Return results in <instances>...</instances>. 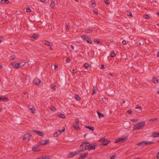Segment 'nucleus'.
<instances>
[{"label":"nucleus","mask_w":159,"mask_h":159,"mask_svg":"<svg viewBox=\"0 0 159 159\" xmlns=\"http://www.w3.org/2000/svg\"><path fill=\"white\" fill-rule=\"evenodd\" d=\"M90 145V144L88 141L83 142L80 145V149L81 150L80 151H83L87 149H88V147Z\"/></svg>","instance_id":"1"},{"label":"nucleus","mask_w":159,"mask_h":159,"mask_svg":"<svg viewBox=\"0 0 159 159\" xmlns=\"http://www.w3.org/2000/svg\"><path fill=\"white\" fill-rule=\"evenodd\" d=\"M80 152V151L78 150L76 151L75 152L69 153L68 155V157L70 158L73 157L76 155L79 154Z\"/></svg>","instance_id":"2"},{"label":"nucleus","mask_w":159,"mask_h":159,"mask_svg":"<svg viewBox=\"0 0 159 159\" xmlns=\"http://www.w3.org/2000/svg\"><path fill=\"white\" fill-rule=\"evenodd\" d=\"M41 80L38 78L35 79L33 81V83L34 84L39 86L41 84Z\"/></svg>","instance_id":"3"},{"label":"nucleus","mask_w":159,"mask_h":159,"mask_svg":"<svg viewBox=\"0 0 159 159\" xmlns=\"http://www.w3.org/2000/svg\"><path fill=\"white\" fill-rule=\"evenodd\" d=\"M127 137H123L122 138H119L118 139H116L115 140L114 143H118L119 142H121L122 141H123L125 140L126 138H127Z\"/></svg>","instance_id":"4"},{"label":"nucleus","mask_w":159,"mask_h":159,"mask_svg":"<svg viewBox=\"0 0 159 159\" xmlns=\"http://www.w3.org/2000/svg\"><path fill=\"white\" fill-rule=\"evenodd\" d=\"M31 136L30 134H25L23 139V140H26L27 141H28L30 139Z\"/></svg>","instance_id":"5"},{"label":"nucleus","mask_w":159,"mask_h":159,"mask_svg":"<svg viewBox=\"0 0 159 159\" xmlns=\"http://www.w3.org/2000/svg\"><path fill=\"white\" fill-rule=\"evenodd\" d=\"M32 131L35 132L36 134L40 136H43L44 135V134L42 132L39 131H37L35 130H33Z\"/></svg>","instance_id":"6"},{"label":"nucleus","mask_w":159,"mask_h":159,"mask_svg":"<svg viewBox=\"0 0 159 159\" xmlns=\"http://www.w3.org/2000/svg\"><path fill=\"white\" fill-rule=\"evenodd\" d=\"M49 141V140H43L40 141V144L41 145L43 146L47 144L48 143Z\"/></svg>","instance_id":"7"},{"label":"nucleus","mask_w":159,"mask_h":159,"mask_svg":"<svg viewBox=\"0 0 159 159\" xmlns=\"http://www.w3.org/2000/svg\"><path fill=\"white\" fill-rule=\"evenodd\" d=\"M20 64H21L20 63H16V64L12 63V64H11V65L14 68H16V69H18V68H20Z\"/></svg>","instance_id":"8"},{"label":"nucleus","mask_w":159,"mask_h":159,"mask_svg":"<svg viewBox=\"0 0 159 159\" xmlns=\"http://www.w3.org/2000/svg\"><path fill=\"white\" fill-rule=\"evenodd\" d=\"M43 42V44L48 46H52V43L46 40L44 41Z\"/></svg>","instance_id":"9"},{"label":"nucleus","mask_w":159,"mask_h":159,"mask_svg":"<svg viewBox=\"0 0 159 159\" xmlns=\"http://www.w3.org/2000/svg\"><path fill=\"white\" fill-rule=\"evenodd\" d=\"M39 36L37 34H34L31 37V39L32 40H34L37 38Z\"/></svg>","instance_id":"10"},{"label":"nucleus","mask_w":159,"mask_h":159,"mask_svg":"<svg viewBox=\"0 0 159 159\" xmlns=\"http://www.w3.org/2000/svg\"><path fill=\"white\" fill-rule=\"evenodd\" d=\"M97 145H90L88 147V149L89 150H94L95 149V147H97Z\"/></svg>","instance_id":"11"},{"label":"nucleus","mask_w":159,"mask_h":159,"mask_svg":"<svg viewBox=\"0 0 159 159\" xmlns=\"http://www.w3.org/2000/svg\"><path fill=\"white\" fill-rule=\"evenodd\" d=\"M145 125V121L140 122V129H142L143 127Z\"/></svg>","instance_id":"12"},{"label":"nucleus","mask_w":159,"mask_h":159,"mask_svg":"<svg viewBox=\"0 0 159 159\" xmlns=\"http://www.w3.org/2000/svg\"><path fill=\"white\" fill-rule=\"evenodd\" d=\"M152 81L155 84H157L158 82V79L155 76L153 77Z\"/></svg>","instance_id":"13"},{"label":"nucleus","mask_w":159,"mask_h":159,"mask_svg":"<svg viewBox=\"0 0 159 159\" xmlns=\"http://www.w3.org/2000/svg\"><path fill=\"white\" fill-rule=\"evenodd\" d=\"M152 136L153 138H156L159 136V133L156 132H153L152 134Z\"/></svg>","instance_id":"14"},{"label":"nucleus","mask_w":159,"mask_h":159,"mask_svg":"<svg viewBox=\"0 0 159 159\" xmlns=\"http://www.w3.org/2000/svg\"><path fill=\"white\" fill-rule=\"evenodd\" d=\"M10 2L8 0H1V3L2 4H8Z\"/></svg>","instance_id":"15"},{"label":"nucleus","mask_w":159,"mask_h":159,"mask_svg":"<svg viewBox=\"0 0 159 159\" xmlns=\"http://www.w3.org/2000/svg\"><path fill=\"white\" fill-rule=\"evenodd\" d=\"M88 153L86 152L84 153L83 154L81 155V157L82 159H85L88 155Z\"/></svg>","instance_id":"16"},{"label":"nucleus","mask_w":159,"mask_h":159,"mask_svg":"<svg viewBox=\"0 0 159 159\" xmlns=\"http://www.w3.org/2000/svg\"><path fill=\"white\" fill-rule=\"evenodd\" d=\"M139 129V123H137L134 125L133 130Z\"/></svg>","instance_id":"17"},{"label":"nucleus","mask_w":159,"mask_h":159,"mask_svg":"<svg viewBox=\"0 0 159 159\" xmlns=\"http://www.w3.org/2000/svg\"><path fill=\"white\" fill-rule=\"evenodd\" d=\"M8 100V98L7 97L1 98L0 97V101H4L7 102Z\"/></svg>","instance_id":"18"},{"label":"nucleus","mask_w":159,"mask_h":159,"mask_svg":"<svg viewBox=\"0 0 159 159\" xmlns=\"http://www.w3.org/2000/svg\"><path fill=\"white\" fill-rule=\"evenodd\" d=\"M61 134V132L60 131V130H59L57 132H55L53 134V136L54 137H57L58 136Z\"/></svg>","instance_id":"19"},{"label":"nucleus","mask_w":159,"mask_h":159,"mask_svg":"<svg viewBox=\"0 0 159 159\" xmlns=\"http://www.w3.org/2000/svg\"><path fill=\"white\" fill-rule=\"evenodd\" d=\"M97 113L98 114L99 117L101 118L102 117H103L104 116V115L102 114L101 113L98 111H97Z\"/></svg>","instance_id":"20"},{"label":"nucleus","mask_w":159,"mask_h":159,"mask_svg":"<svg viewBox=\"0 0 159 159\" xmlns=\"http://www.w3.org/2000/svg\"><path fill=\"white\" fill-rule=\"evenodd\" d=\"M147 142L145 141H142L140 143V145L144 146L145 145H148V144H146Z\"/></svg>","instance_id":"21"},{"label":"nucleus","mask_w":159,"mask_h":159,"mask_svg":"<svg viewBox=\"0 0 159 159\" xmlns=\"http://www.w3.org/2000/svg\"><path fill=\"white\" fill-rule=\"evenodd\" d=\"M107 139L103 137L99 140V142H102L103 143V142H105V141H107Z\"/></svg>","instance_id":"22"},{"label":"nucleus","mask_w":159,"mask_h":159,"mask_svg":"<svg viewBox=\"0 0 159 159\" xmlns=\"http://www.w3.org/2000/svg\"><path fill=\"white\" fill-rule=\"evenodd\" d=\"M81 37L83 39L85 40H87L89 38V37L88 36L85 35H83L81 36Z\"/></svg>","instance_id":"23"},{"label":"nucleus","mask_w":159,"mask_h":159,"mask_svg":"<svg viewBox=\"0 0 159 159\" xmlns=\"http://www.w3.org/2000/svg\"><path fill=\"white\" fill-rule=\"evenodd\" d=\"M94 42L100 44H101L102 43L101 41H98V39L96 38L94 39Z\"/></svg>","instance_id":"24"},{"label":"nucleus","mask_w":159,"mask_h":159,"mask_svg":"<svg viewBox=\"0 0 159 159\" xmlns=\"http://www.w3.org/2000/svg\"><path fill=\"white\" fill-rule=\"evenodd\" d=\"M109 141L108 140H107V141H105V142H103L101 143V145H103V146H106L107 145Z\"/></svg>","instance_id":"25"},{"label":"nucleus","mask_w":159,"mask_h":159,"mask_svg":"<svg viewBox=\"0 0 159 159\" xmlns=\"http://www.w3.org/2000/svg\"><path fill=\"white\" fill-rule=\"evenodd\" d=\"M36 159H49V157L48 156H43L37 158Z\"/></svg>","instance_id":"26"},{"label":"nucleus","mask_w":159,"mask_h":159,"mask_svg":"<svg viewBox=\"0 0 159 159\" xmlns=\"http://www.w3.org/2000/svg\"><path fill=\"white\" fill-rule=\"evenodd\" d=\"M75 98L77 100L79 101L80 99V98L77 95H74Z\"/></svg>","instance_id":"27"},{"label":"nucleus","mask_w":159,"mask_h":159,"mask_svg":"<svg viewBox=\"0 0 159 159\" xmlns=\"http://www.w3.org/2000/svg\"><path fill=\"white\" fill-rule=\"evenodd\" d=\"M85 127L93 131L94 129V128L93 127H90L89 126H85Z\"/></svg>","instance_id":"28"},{"label":"nucleus","mask_w":159,"mask_h":159,"mask_svg":"<svg viewBox=\"0 0 159 159\" xmlns=\"http://www.w3.org/2000/svg\"><path fill=\"white\" fill-rule=\"evenodd\" d=\"M51 7H52L54 8L55 7V2L52 1L51 3Z\"/></svg>","instance_id":"29"},{"label":"nucleus","mask_w":159,"mask_h":159,"mask_svg":"<svg viewBox=\"0 0 159 159\" xmlns=\"http://www.w3.org/2000/svg\"><path fill=\"white\" fill-rule=\"evenodd\" d=\"M58 116L62 118H64L65 117V115L62 114H60L59 115H58Z\"/></svg>","instance_id":"30"},{"label":"nucleus","mask_w":159,"mask_h":159,"mask_svg":"<svg viewBox=\"0 0 159 159\" xmlns=\"http://www.w3.org/2000/svg\"><path fill=\"white\" fill-rule=\"evenodd\" d=\"M86 41L88 43H90V44L92 43V41L91 40L90 38L89 37V39H88L86 40Z\"/></svg>","instance_id":"31"},{"label":"nucleus","mask_w":159,"mask_h":159,"mask_svg":"<svg viewBox=\"0 0 159 159\" xmlns=\"http://www.w3.org/2000/svg\"><path fill=\"white\" fill-rule=\"evenodd\" d=\"M70 26L69 25L66 24V31H68L69 29Z\"/></svg>","instance_id":"32"},{"label":"nucleus","mask_w":159,"mask_h":159,"mask_svg":"<svg viewBox=\"0 0 159 159\" xmlns=\"http://www.w3.org/2000/svg\"><path fill=\"white\" fill-rule=\"evenodd\" d=\"M116 56L114 51H113L110 54V56L111 57H114Z\"/></svg>","instance_id":"33"},{"label":"nucleus","mask_w":159,"mask_h":159,"mask_svg":"<svg viewBox=\"0 0 159 159\" xmlns=\"http://www.w3.org/2000/svg\"><path fill=\"white\" fill-rule=\"evenodd\" d=\"M30 109L32 113H34L35 112V108H30Z\"/></svg>","instance_id":"34"},{"label":"nucleus","mask_w":159,"mask_h":159,"mask_svg":"<svg viewBox=\"0 0 159 159\" xmlns=\"http://www.w3.org/2000/svg\"><path fill=\"white\" fill-rule=\"evenodd\" d=\"M50 109L53 111H54L56 110V109L54 107H51Z\"/></svg>","instance_id":"35"},{"label":"nucleus","mask_w":159,"mask_h":159,"mask_svg":"<svg viewBox=\"0 0 159 159\" xmlns=\"http://www.w3.org/2000/svg\"><path fill=\"white\" fill-rule=\"evenodd\" d=\"M84 32L86 33H91L92 32V30H88L85 31Z\"/></svg>","instance_id":"36"},{"label":"nucleus","mask_w":159,"mask_h":159,"mask_svg":"<svg viewBox=\"0 0 159 159\" xmlns=\"http://www.w3.org/2000/svg\"><path fill=\"white\" fill-rule=\"evenodd\" d=\"M73 127L75 128V129H80L79 126L78 125H74Z\"/></svg>","instance_id":"37"},{"label":"nucleus","mask_w":159,"mask_h":159,"mask_svg":"<svg viewBox=\"0 0 159 159\" xmlns=\"http://www.w3.org/2000/svg\"><path fill=\"white\" fill-rule=\"evenodd\" d=\"M84 66L85 68H87L89 67V64L88 63H85L84 65Z\"/></svg>","instance_id":"38"},{"label":"nucleus","mask_w":159,"mask_h":159,"mask_svg":"<svg viewBox=\"0 0 159 159\" xmlns=\"http://www.w3.org/2000/svg\"><path fill=\"white\" fill-rule=\"evenodd\" d=\"M15 56H12L10 57V60H13L15 59Z\"/></svg>","instance_id":"39"},{"label":"nucleus","mask_w":159,"mask_h":159,"mask_svg":"<svg viewBox=\"0 0 159 159\" xmlns=\"http://www.w3.org/2000/svg\"><path fill=\"white\" fill-rule=\"evenodd\" d=\"M104 2L107 5H109L110 4L109 0H104Z\"/></svg>","instance_id":"40"},{"label":"nucleus","mask_w":159,"mask_h":159,"mask_svg":"<svg viewBox=\"0 0 159 159\" xmlns=\"http://www.w3.org/2000/svg\"><path fill=\"white\" fill-rule=\"evenodd\" d=\"M96 6L95 2L94 1H92V6L93 7H95Z\"/></svg>","instance_id":"41"},{"label":"nucleus","mask_w":159,"mask_h":159,"mask_svg":"<svg viewBox=\"0 0 159 159\" xmlns=\"http://www.w3.org/2000/svg\"><path fill=\"white\" fill-rule=\"evenodd\" d=\"M144 17L146 19H148L149 18V15L147 14H145L143 15Z\"/></svg>","instance_id":"42"},{"label":"nucleus","mask_w":159,"mask_h":159,"mask_svg":"<svg viewBox=\"0 0 159 159\" xmlns=\"http://www.w3.org/2000/svg\"><path fill=\"white\" fill-rule=\"evenodd\" d=\"M146 143H147L146 144L148 145L152 144L154 143V142H150L148 141V142H147Z\"/></svg>","instance_id":"43"},{"label":"nucleus","mask_w":159,"mask_h":159,"mask_svg":"<svg viewBox=\"0 0 159 159\" xmlns=\"http://www.w3.org/2000/svg\"><path fill=\"white\" fill-rule=\"evenodd\" d=\"M75 123H76V124H79V120L78 118H76L75 119Z\"/></svg>","instance_id":"44"},{"label":"nucleus","mask_w":159,"mask_h":159,"mask_svg":"<svg viewBox=\"0 0 159 159\" xmlns=\"http://www.w3.org/2000/svg\"><path fill=\"white\" fill-rule=\"evenodd\" d=\"M93 12L96 15H98V10H96V9H94L93 11Z\"/></svg>","instance_id":"45"},{"label":"nucleus","mask_w":159,"mask_h":159,"mask_svg":"<svg viewBox=\"0 0 159 159\" xmlns=\"http://www.w3.org/2000/svg\"><path fill=\"white\" fill-rule=\"evenodd\" d=\"M32 150L33 151L37 152L38 151L36 149V148L35 146H34L32 148Z\"/></svg>","instance_id":"46"},{"label":"nucleus","mask_w":159,"mask_h":159,"mask_svg":"<svg viewBox=\"0 0 159 159\" xmlns=\"http://www.w3.org/2000/svg\"><path fill=\"white\" fill-rule=\"evenodd\" d=\"M51 87L53 90H55L56 89L55 85H51Z\"/></svg>","instance_id":"47"},{"label":"nucleus","mask_w":159,"mask_h":159,"mask_svg":"<svg viewBox=\"0 0 159 159\" xmlns=\"http://www.w3.org/2000/svg\"><path fill=\"white\" fill-rule=\"evenodd\" d=\"M138 119H135V120H134V119H131V121L132 122H136L137 121H138Z\"/></svg>","instance_id":"48"},{"label":"nucleus","mask_w":159,"mask_h":159,"mask_svg":"<svg viewBox=\"0 0 159 159\" xmlns=\"http://www.w3.org/2000/svg\"><path fill=\"white\" fill-rule=\"evenodd\" d=\"M127 15L130 16H132V14L130 12H128L127 13Z\"/></svg>","instance_id":"49"},{"label":"nucleus","mask_w":159,"mask_h":159,"mask_svg":"<svg viewBox=\"0 0 159 159\" xmlns=\"http://www.w3.org/2000/svg\"><path fill=\"white\" fill-rule=\"evenodd\" d=\"M116 157V155H113L110 159H115Z\"/></svg>","instance_id":"50"},{"label":"nucleus","mask_w":159,"mask_h":159,"mask_svg":"<svg viewBox=\"0 0 159 159\" xmlns=\"http://www.w3.org/2000/svg\"><path fill=\"white\" fill-rule=\"evenodd\" d=\"M20 67H22L25 64V63H20Z\"/></svg>","instance_id":"51"},{"label":"nucleus","mask_w":159,"mask_h":159,"mask_svg":"<svg viewBox=\"0 0 159 159\" xmlns=\"http://www.w3.org/2000/svg\"><path fill=\"white\" fill-rule=\"evenodd\" d=\"M122 43L123 45H125L126 44V41L124 40L122 42Z\"/></svg>","instance_id":"52"},{"label":"nucleus","mask_w":159,"mask_h":159,"mask_svg":"<svg viewBox=\"0 0 159 159\" xmlns=\"http://www.w3.org/2000/svg\"><path fill=\"white\" fill-rule=\"evenodd\" d=\"M26 11L28 12H29L31 11V10L30 8H27L26 9Z\"/></svg>","instance_id":"53"},{"label":"nucleus","mask_w":159,"mask_h":159,"mask_svg":"<svg viewBox=\"0 0 159 159\" xmlns=\"http://www.w3.org/2000/svg\"><path fill=\"white\" fill-rule=\"evenodd\" d=\"M157 159H159V152L157 153Z\"/></svg>","instance_id":"54"},{"label":"nucleus","mask_w":159,"mask_h":159,"mask_svg":"<svg viewBox=\"0 0 159 159\" xmlns=\"http://www.w3.org/2000/svg\"><path fill=\"white\" fill-rule=\"evenodd\" d=\"M157 118H153L152 119H151L150 120V121H151V120H152L153 121H155L156 120H157Z\"/></svg>","instance_id":"55"},{"label":"nucleus","mask_w":159,"mask_h":159,"mask_svg":"<svg viewBox=\"0 0 159 159\" xmlns=\"http://www.w3.org/2000/svg\"><path fill=\"white\" fill-rule=\"evenodd\" d=\"M127 112L129 114H130L131 113V110H128L127 111Z\"/></svg>","instance_id":"56"},{"label":"nucleus","mask_w":159,"mask_h":159,"mask_svg":"<svg viewBox=\"0 0 159 159\" xmlns=\"http://www.w3.org/2000/svg\"><path fill=\"white\" fill-rule=\"evenodd\" d=\"M70 61V60L69 59V58H67L66 59V63H68Z\"/></svg>","instance_id":"57"},{"label":"nucleus","mask_w":159,"mask_h":159,"mask_svg":"<svg viewBox=\"0 0 159 159\" xmlns=\"http://www.w3.org/2000/svg\"><path fill=\"white\" fill-rule=\"evenodd\" d=\"M93 52H91L89 54V56L91 57H92L93 56Z\"/></svg>","instance_id":"58"},{"label":"nucleus","mask_w":159,"mask_h":159,"mask_svg":"<svg viewBox=\"0 0 159 159\" xmlns=\"http://www.w3.org/2000/svg\"><path fill=\"white\" fill-rule=\"evenodd\" d=\"M65 129L64 128L63 129H62V130H60V131L61 132H61H64L65 131Z\"/></svg>","instance_id":"59"},{"label":"nucleus","mask_w":159,"mask_h":159,"mask_svg":"<svg viewBox=\"0 0 159 159\" xmlns=\"http://www.w3.org/2000/svg\"><path fill=\"white\" fill-rule=\"evenodd\" d=\"M96 89H93V94L94 93H95L96 92Z\"/></svg>","instance_id":"60"},{"label":"nucleus","mask_w":159,"mask_h":159,"mask_svg":"<svg viewBox=\"0 0 159 159\" xmlns=\"http://www.w3.org/2000/svg\"><path fill=\"white\" fill-rule=\"evenodd\" d=\"M144 71L143 69H142L141 70H140V73H143Z\"/></svg>","instance_id":"61"},{"label":"nucleus","mask_w":159,"mask_h":159,"mask_svg":"<svg viewBox=\"0 0 159 159\" xmlns=\"http://www.w3.org/2000/svg\"><path fill=\"white\" fill-rule=\"evenodd\" d=\"M2 38L0 37V43L2 42Z\"/></svg>","instance_id":"62"},{"label":"nucleus","mask_w":159,"mask_h":159,"mask_svg":"<svg viewBox=\"0 0 159 159\" xmlns=\"http://www.w3.org/2000/svg\"><path fill=\"white\" fill-rule=\"evenodd\" d=\"M104 68V65H102L101 66V68L103 69Z\"/></svg>","instance_id":"63"},{"label":"nucleus","mask_w":159,"mask_h":159,"mask_svg":"<svg viewBox=\"0 0 159 159\" xmlns=\"http://www.w3.org/2000/svg\"><path fill=\"white\" fill-rule=\"evenodd\" d=\"M75 73V70L73 69V70H72V73Z\"/></svg>","instance_id":"64"}]
</instances>
